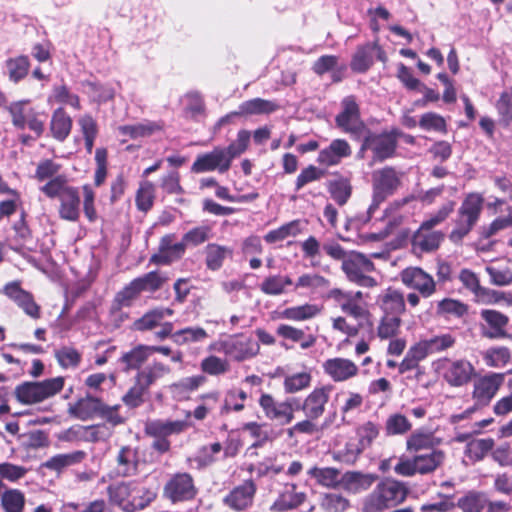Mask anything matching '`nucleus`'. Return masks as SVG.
Listing matches in <instances>:
<instances>
[{
	"label": "nucleus",
	"mask_w": 512,
	"mask_h": 512,
	"mask_svg": "<svg viewBox=\"0 0 512 512\" xmlns=\"http://www.w3.org/2000/svg\"><path fill=\"white\" fill-rule=\"evenodd\" d=\"M324 373L335 383L346 382L359 375L358 365L344 357L329 358L322 365Z\"/></svg>",
	"instance_id": "b1692460"
},
{
	"label": "nucleus",
	"mask_w": 512,
	"mask_h": 512,
	"mask_svg": "<svg viewBox=\"0 0 512 512\" xmlns=\"http://www.w3.org/2000/svg\"><path fill=\"white\" fill-rule=\"evenodd\" d=\"M505 381V374L489 373L474 382L472 397L480 405H487Z\"/></svg>",
	"instance_id": "393cba45"
},
{
	"label": "nucleus",
	"mask_w": 512,
	"mask_h": 512,
	"mask_svg": "<svg viewBox=\"0 0 512 512\" xmlns=\"http://www.w3.org/2000/svg\"><path fill=\"white\" fill-rule=\"evenodd\" d=\"M341 269L347 279L358 286L374 288L378 285L377 280L369 275L375 271V264L360 252L350 251Z\"/></svg>",
	"instance_id": "9d476101"
},
{
	"label": "nucleus",
	"mask_w": 512,
	"mask_h": 512,
	"mask_svg": "<svg viewBox=\"0 0 512 512\" xmlns=\"http://www.w3.org/2000/svg\"><path fill=\"white\" fill-rule=\"evenodd\" d=\"M174 310L168 307H154L147 310L141 317L136 319L131 329L137 332H148L156 329L166 316H172Z\"/></svg>",
	"instance_id": "2f4dec72"
},
{
	"label": "nucleus",
	"mask_w": 512,
	"mask_h": 512,
	"mask_svg": "<svg viewBox=\"0 0 512 512\" xmlns=\"http://www.w3.org/2000/svg\"><path fill=\"white\" fill-rule=\"evenodd\" d=\"M401 282L409 289L420 293L422 298H429L437 291V282L432 275L420 267H408L400 273Z\"/></svg>",
	"instance_id": "a211bd4d"
},
{
	"label": "nucleus",
	"mask_w": 512,
	"mask_h": 512,
	"mask_svg": "<svg viewBox=\"0 0 512 512\" xmlns=\"http://www.w3.org/2000/svg\"><path fill=\"white\" fill-rule=\"evenodd\" d=\"M401 136H403V132L396 127L384 130L381 133H375L368 127L361 138L360 152L370 150L375 161L383 162L395 156L398 139Z\"/></svg>",
	"instance_id": "423d86ee"
},
{
	"label": "nucleus",
	"mask_w": 512,
	"mask_h": 512,
	"mask_svg": "<svg viewBox=\"0 0 512 512\" xmlns=\"http://www.w3.org/2000/svg\"><path fill=\"white\" fill-rule=\"evenodd\" d=\"M156 199V187L149 180H142L135 193L136 208L142 213H148L154 206Z\"/></svg>",
	"instance_id": "49530a36"
},
{
	"label": "nucleus",
	"mask_w": 512,
	"mask_h": 512,
	"mask_svg": "<svg viewBox=\"0 0 512 512\" xmlns=\"http://www.w3.org/2000/svg\"><path fill=\"white\" fill-rule=\"evenodd\" d=\"M402 324V317L381 314L376 328V335L380 340L392 339L398 336Z\"/></svg>",
	"instance_id": "5fc2aeb1"
},
{
	"label": "nucleus",
	"mask_w": 512,
	"mask_h": 512,
	"mask_svg": "<svg viewBox=\"0 0 512 512\" xmlns=\"http://www.w3.org/2000/svg\"><path fill=\"white\" fill-rule=\"evenodd\" d=\"M323 307L314 303L286 307L278 312L277 318L294 322L308 321L322 313Z\"/></svg>",
	"instance_id": "e433bc0d"
},
{
	"label": "nucleus",
	"mask_w": 512,
	"mask_h": 512,
	"mask_svg": "<svg viewBox=\"0 0 512 512\" xmlns=\"http://www.w3.org/2000/svg\"><path fill=\"white\" fill-rule=\"evenodd\" d=\"M308 475L314 478L317 483L327 488H336L341 485L340 470L332 467H313Z\"/></svg>",
	"instance_id": "4d7b16f0"
},
{
	"label": "nucleus",
	"mask_w": 512,
	"mask_h": 512,
	"mask_svg": "<svg viewBox=\"0 0 512 512\" xmlns=\"http://www.w3.org/2000/svg\"><path fill=\"white\" fill-rule=\"evenodd\" d=\"M26 498L19 489H6L0 493V505L4 512H24Z\"/></svg>",
	"instance_id": "603ef678"
},
{
	"label": "nucleus",
	"mask_w": 512,
	"mask_h": 512,
	"mask_svg": "<svg viewBox=\"0 0 512 512\" xmlns=\"http://www.w3.org/2000/svg\"><path fill=\"white\" fill-rule=\"evenodd\" d=\"M258 403L266 418L279 421L281 424H289L294 419V403H298V398H287L283 402H278L273 395L262 393Z\"/></svg>",
	"instance_id": "dca6fc26"
},
{
	"label": "nucleus",
	"mask_w": 512,
	"mask_h": 512,
	"mask_svg": "<svg viewBox=\"0 0 512 512\" xmlns=\"http://www.w3.org/2000/svg\"><path fill=\"white\" fill-rule=\"evenodd\" d=\"M117 474L122 477L134 475L138 469L137 450H119Z\"/></svg>",
	"instance_id": "680f3d73"
},
{
	"label": "nucleus",
	"mask_w": 512,
	"mask_h": 512,
	"mask_svg": "<svg viewBox=\"0 0 512 512\" xmlns=\"http://www.w3.org/2000/svg\"><path fill=\"white\" fill-rule=\"evenodd\" d=\"M176 235L174 233L165 234L161 237L158 250L150 257V263L156 265H170L174 261L180 260L185 252L183 240L175 243Z\"/></svg>",
	"instance_id": "4be33fe9"
},
{
	"label": "nucleus",
	"mask_w": 512,
	"mask_h": 512,
	"mask_svg": "<svg viewBox=\"0 0 512 512\" xmlns=\"http://www.w3.org/2000/svg\"><path fill=\"white\" fill-rule=\"evenodd\" d=\"M326 297L327 299L332 300L344 314L357 321L365 320L371 323L370 320L372 314L364 301V294L362 291L332 288L328 291Z\"/></svg>",
	"instance_id": "1a4fd4ad"
},
{
	"label": "nucleus",
	"mask_w": 512,
	"mask_h": 512,
	"mask_svg": "<svg viewBox=\"0 0 512 512\" xmlns=\"http://www.w3.org/2000/svg\"><path fill=\"white\" fill-rule=\"evenodd\" d=\"M197 494L198 488L194 478L187 472L171 475L163 487V497L172 504L192 501Z\"/></svg>",
	"instance_id": "9b49d317"
},
{
	"label": "nucleus",
	"mask_w": 512,
	"mask_h": 512,
	"mask_svg": "<svg viewBox=\"0 0 512 512\" xmlns=\"http://www.w3.org/2000/svg\"><path fill=\"white\" fill-rule=\"evenodd\" d=\"M8 70L9 80L18 83L23 80L29 73L30 61L28 56L19 55L17 57L8 58L5 61Z\"/></svg>",
	"instance_id": "6e6d98bb"
},
{
	"label": "nucleus",
	"mask_w": 512,
	"mask_h": 512,
	"mask_svg": "<svg viewBox=\"0 0 512 512\" xmlns=\"http://www.w3.org/2000/svg\"><path fill=\"white\" fill-rule=\"evenodd\" d=\"M320 506L325 512H345L350 507L348 498L340 493L323 494Z\"/></svg>",
	"instance_id": "774afa93"
},
{
	"label": "nucleus",
	"mask_w": 512,
	"mask_h": 512,
	"mask_svg": "<svg viewBox=\"0 0 512 512\" xmlns=\"http://www.w3.org/2000/svg\"><path fill=\"white\" fill-rule=\"evenodd\" d=\"M85 457L82 450H77L72 453L58 454L41 464L42 468H47L52 471L61 472L64 468L80 463Z\"/></svg>",
	"instance_id": "864d4df0"
},
{
	"label": "nucleus",
	"mask_w": 512,
	"mask_h": 512,
	"mask_svg": "<svg viewBox=\"0 0 512 512\" xmlns=\"http://www.w3.org/2000/svg\"><path fill=\"white\" fill-rule=\"evenodd\" d=\"M423 357L426 359L433 354H439L454 347L456 337L450 333L435 335L431 338L421 339L415 343Z\"/></svg>",
	"instance_id": "c9c22d12"
},
{
	"label": "nucleus",
	"mask_w": 512,
	"mask_h": 512,
	"mask_svg": "<svg viewBox=\"0 0 512 512\" xmlns=\"http://www.w3.org/2000/svg\"><path fill=\"white\" fill-rule=\"evenodd\" d=\"M279 109L280 105L276 101L263 98H253L239 105V113L242 114L243 117L271 114Z\"/></svg>",
	"instance_id": "c03bdc74"
},
{
	"label": "nucleus",
	"mask_w": 512,
	"mask_h": 512,
	"mask_svg": "<svg viewBox=\"0 0 512 512\" xmlns=\"http://www.w3.org/2000/svg\"><path fill=\"white\" fill-rule=\"evenodd\" d=\"M200 370L203 374L219 377L228 373L231 370V365L226 356L220 357L215 354H209L201 360Z\"/></svg>",
	"instance_id": "8fccbe9b"
},
{
	"label": "nucleus",
	"mask_w": 512,
	"mask_h": 512,
	"mask_svg": "<svg viewBox=\"0 0 512 512\" xmlns=\"http://www.w3.org/2000/svg\"><path fill=\"white\" fill-rule=\"evenodd\" d=\"M436 368L442 371L443 379L452 387H460L469 383L475 373L474 366L465 359H439Z\"/></svg>",
	"instance_id": "4468645a"
},
{
	"label": "nucleus",
	"mask_w": 512,
	"mask_h": 512,
	"mask_svg": "<svg viewBox=\"0 0 512 512\" xmlns=\"http://www.w3.org/2000/svg\"><path fill=\"white\" fill-rule=\"evenodd\" d=\"M293 284L289 276L270 275L266 277L260 284L262 293L270 296H278L286 292V288Z\"/></svg>",
	"instance_id": "13d9d810"
},
{
	"label": "nucleus",
	"mask_w": 512,
	"mask_h": 512,
	"mask_svg": "<svg viewBox=\"0 0 512 512\" xmlns=\"http://www.w3.org/2000/svg\"><path fill=\"white\" fill-rule=\"evenodd\" d=\"M481 318L492 329V337H505L507 335L506 327L509 324V318L505 314L493 309H484L481 311Z\"/></svg>",
	"instance_id": "3c124183"
},
{
	"label": "nucleus",
	"mask_w": 512,
	"mask_h": 512,
	"mask_svg": "<svg viewBox=\"0 0 512 512\" xmlns=\"http://www.w3.org/2000/svg\"><path fill=\"white\" fill-rule=\"evenodd\" d=\"M39 190L48 199H58V216L60 219L76 222L80 218L81 197L79 188L69 184L66 175H58L57 177L46 181Z\"/></svg>",
	"instance_id": "f03ea898"
},
{
	"label": "nucleus",
	"mask_w": 512,
	"mask_h": 512,
	"mask_svg": "<svg viewBox=\"0 0 512 512\" xmlns=\"http://www.w3.org/2000/svg\"><path fill=\"white\" fill-rule=\"evenodd\" d=\"M375 305L383 315L402 317L406 313L404 293L393 286L387 287L376 296Z\"/></svg>",
	"instance_id": "5701e85b"
},
{
	"label": "nucleus",
	"mask_w": 512,
	"mask_h": 512,
	"mask_svg": "<svg viewBox=\"0 0 512 512\" xmlns=\"http://www.w3.org/2000/svg\"><path fill=\"white\" fill-rule=\"evenodd\" d=\"M335 125L354 141L361 140L368 126L361 117L360 105L354 95H348L341 101V111L335 116Z\"/></svg>",
	"instance_id": "6e6552de"
},
{
	"label": "nucleus",
	"mask_w": 512,
	"mask_h": 512,
	"mask_svg": "<svg viewBox=\"0 0 512 512\" xmlns=\"http://www.w3.org/2000/svg\"><path fill=\"white\" fill-rule=\"evenodd\" d=\"M484 201V196L480 192H469L464 196L452 219V229L448 235L453 244H461L478 225Z\"/></svg>",
	"instance_id": "7ed1b4c3"
},
{
	"label": "nucleus",
	"mask_w": 512,
	"mask_h": 512,
	"mask_svg": "<svg viewBox=\"0 0 512 512\" xmlns=\"http://www.w3.org/2000/svg\"><path fill=\"white\" fill-rule=\"evenodd\" d=\"M164 122L145 120L141 123L132 125H121L118 127V132L122 136H127L129 139H138L150 137L155 133L161 132L164 129Z\"/></svg>",
	"instance_id": "4c0bfd02"
},
{
	"label": "nucleus",
	"mask_w": 512,
	"mask_h": 512,
	"mask_svg": "<svg viewBox=\"0 0 512 512\" xmlns=\"http://www.w3.org/2000/svg\"><path fill=\"white\" fill-rule=\"evenodd\" d=\"M376 46L377 41L357 46L350 62L352 71L356 73H366L372 67L374 63L373 54Z\"/></svg>",
	"instance_id": "79ce46f5"
},
{
	"label": "nucleus",
	"mask_w": 512,
	"mask_h": 512,
	"mask_svg": "<svg viewBox=\"0 0 512 512\" xmlns=\"http://www.w3.org/2000/svg\"><path fill=\"white\" fill-rule=\"evenodd\" d=\"M331 391V385L314 388L302 402L298 399V403H294V411L301 410L305 417L319 419L325 413Z\"/></svg>",
	"instance_id": "6ab92c4d"
},
{
	"label": "nucleus",
	"mask_w": 512,
	"mask_h": 512,
	"mask_svg": "<svg viewBox=\"0 0 512 512\" xmlns=\"http://www.w3.org/2000/svg\"><path fill=\"white\" fill-rule=\"evenodd\" d=\"M73 128V120L63 107L56 108L51 115L49 132L51 137L64 142L70 135Z\"/></svg>",
	"instance_id": "473e14b6"
},
{
	"label": "nucleus",
	"mask_w": 512,
	"mask_h": 512,
	"mask_svg": "<svg viewBox=\"0 0 512 512\" xmlns=\"http://www.w3.org/2000/svg\"><path fill=\"white\" fill-rule=\"evenodd\" d=\"M297 488V485L294 483H286L271 509L277 512H285L303 504L306 500V494L298 491Z\"/></svg>",
	"instance_id": "f704fd0d"
},
{
	"label": "nucleus",
	"mask_w": 512,
	"mask_h": 512,
	"mask_svg": "<svg viewBox=\"0 0 512 512\" xmlns=\"http://www.w3.org/2000/svg\"><path fill=\"white\" fill-rule=\"evenodd\" d=\"M230 167L224 148L215 147L210 152L198 155L191 166V171L193 173H203L218 170L220 173H225Z\"/></svg>",
	"instance_id": "a878e982"
},
{
	"label": "nucleus",
	"mask_w": 512,
	"mask_h": 512,
	"mask_svg": "<svg viewBox=\"0 0 512 512\" xmlns=\"http://www.w3.org/2000/svg\"><path fill=\"white\" fill-rule=\"evenodd\" d=\"M108 501L123 512H131L132 480L111 483L106 489Z\"/></svg>",
	"instance_id": "72a5a7b5"
},
{
	"label": "nucleus",
	"mask_w": 512,
	"mask_h": 512,
	"mask_svg": "<svg viewBox=\"0 0 512 512\" xmlns=\"http://www.w3.org/2000/svg\"><path fill=\"white\" fill-rule=\"evenodd\" d=\"M212 237V228L208 225H199L189 229L183 234L182 240L185 248L198 247Z\"/></svg>",
	"instance_id": "e2e57ef3"
},
{
	"label": "nucleus",
	"mask_w": 512,
	"mask_h": 512,
	"mask_svg": "<svg viewBox=\"0 0 512 512\" xmlns=\"http://www.w3.org/2000/svg\"><path fill=\"white\" fill-rule=\"evenodd\" d=\"M352 156V147L344 138L333 139L328 146L322 148L316 162L322 169L338 166L344 159Z\"/></svg>",
	"instance_id": "412c9836"
},
{
	"label": "nucleus",
	"mask_w": 512,
	"mask_h": 512,
	"mask_svg": "<svg viewBox=\"0 0 512 512\" xmlns=\"http://www.w3.org/2000/svg\"><path fill=\"white\" fill-rule=\"evenodd\" d=\"M326 175V170L322 169L319 165L309 164L302 168L294 182V191L299 192L305 186L313 182L321 180Z\"/></svg>",
	"instance_id": "052dcab7"
},
{
	"label": "nucleus",
	"mask_w": 512,
	"mask_h": 512,
	"mask_svg": "<svg viewBox=\"0 0 512 512\" xmlns=\"http://www.w3.org/2000/svg\"><path fill=\"white\" fill-rule=\"evenodd\" d=\"M407 495L408 488L404 483L385 478L364 499L361 512H383L404 502Z\"/></svg>",
	"instance_id": "20e7f679"
},
{
	"label": "nucleus",
	"mask_w": 512,
	"mask_h": 512,
	"mask_svg": "<svg viewBox=\"0 0 512 512\" xmlns=\"http://www.w3.org/2000/svg\"><path fill=\"white\" fill-rule=\"evenodd\" d=\"M374 474H364L358 471H348L341 477L342 488L353 494L368 490L376 481Z\"/></svg>",
	"instance_id": "58836bf2"
},
{
	"label": "nucleus",
	"mask_w": 512,
	"mask_h": 512,
	"mask_svg": "<svg viewBox=\"0 0 512 512\" xmlns=\"http://www.w3.org/2000/svg\"><path fill=\"white\" fill-rule=\"evenodd\" d=\"M505 211L506 215L496 217L491 223L481 228L482 239H489L503 230L512 228V205H508Z\"/></svg>",
	"instance_id": "bf43d9fd"
},
{
	"label": "nucleus",
	"mask_w": 512,
	"mask_h": 512,
	"mask_svg": "<svg viewBox=\"0 0 512 512\" xmlns=\"http://www.w3.org/2000/svg\"><path fill=\"white\" fill-rule=\"evenodd\" d=\"M168 278L158 270L147 272L132 279L140 295L143 292L155 293L167 282Z\"/></svg>",
	"instance_id": "a18cd8bd"
},
{
	"label": "nucleus",
	"mask_w": 512,
	"mask_h": 512,
	"mask_svg": "<svg viewBox=\"0 0 512 512\" xmlns=\"http://www.w3.org/2000/svg\"><path fill=\"white\" fill-rule=\"evenodd\" d=\"M204 263L207 270L219 271L226 261L234 257V249L228 245H222L216 242H209L203 250Z\"/></svg>",
	"instance_id": "cd10ccee"
},
{
	"label": "nucleus",
	"mask_w": 512,
	"mask_h": 512,
	"mask_svg": "<svg viewBox=\"0 0 512 512\" xmlns=\"http://www.w3.org/2000/svg\"><path fill=\"white\" fill-rule=\"evenodd\" d=\"M459 280L478 301L489 302L492 300L494 292L482 287L478 276L472 270L467 268L462 269L459 273Z\"/></svg>",
	"instance_id": "37998d69"
},
{
	"label": "nucleus",
	"mask_w": 512,
	"mask_h": 512,
	"mask_svg": "<svg viewBox=\"0 0 512 512\" xmlns=\"http://www.w3.org/2000/svg\"><path fill=\"white\" fill-rule=\"evenodd\" d=\"M484 493L469 491L457 501V506L462 512H482L486 506Z\"/></svg>",
	"instance_id": "0e129e2a"
},
{
	"label": "nucleus",
	"mask_w": 512,
	"mask_h": 512,
	"mask_svg": "<svg viewBox=\"0 0 512 512\" xmlns=\"http://www.w3.org/2000/svg\"><path fill=\"white\" fill-rule=\"evenodd\" d=\"M321 250L334 261L341 262L343 265L344 261L350 254V251L344 249V247L334 241L325 242L323 245L315 236H309L306 240L301 243V251L305 259L310 260L313 267H319Z\"/></svg>",
	"instance_id": "f8f14e48"
},
{
	"label": "nucleus",
	"mask_w": 512,
	"mask_h": 512,
	"mask_svg": "<svg viewBox=\"0 0 512 512\" xmlns=\"http://www.w3.org/2000/svg\"><path fill=\"white\" fill-rule=\"evenodd\" d=\"M1 293L13 301L27 316L32 319H39L41 317V307L36 303L34 296L31 292L24 290L21 287V282L18 280L6 283Z\"/></svg>",
	"instance_id": "aec40b11"
},
{
	"label": "nucleus",
	"mask_w": 512,
	"mask_h": 512,
	"mask_svg": "<svg viewBox=\"0 0 512 512\" xmlns=\"http://www.w3.org/2000/svg\"><path fill=\"white\" fill-rule=\"evenodd\" d=\"M334 178L326 183L327 191L331 199L338 205L344 206L352 196L353 186L351 178L339 172L333 173Z\"/></svg>",
	"instance_id": "7c9ffc66"
},
{
	"label": "nucleus",
	"mask_w": 512,
	"mask_h": 512,
	"mask_svg": "<svg viewBox=\"0 0 512 512\" xmlns=\"http://www.w3.org/2000/svg\"><path fill=\"white\" fill-rule=\"evenodd\" d=\"M156 496L157 494L154 490L138 481L132 480L131 512L146 508L155 500Z\"/></svg>",
	"instance_id": "de8ad7c7"
},
{
	"label": "nucleus",
	"mask_w": 512,
	"mask_h": 512,
	"mask_svg": "<svg viewBox=\"0 0 512 512\" xmlns=\"http://www.w3.org/2000/svg\"><path fill=\"white\" fill-rule=\"evenodd\" d=\"M65 378L57 376L43 381H26L16 386L14 394L18 402L25 405L37 404L61 392Z\"/></svg>",
	"instance_id": "0eeeda50"
},
{
	"label": "nucleus",
	"mask_w": 512,
	"mask_h": 512,
	"mask_svg": "<svg viewBox=\"0 0 512 512\" xmlns=\"http://www.w3.org/2000/svg\"><path fill=\"white\" fill-rule=\"evenodd\" d=\"M150 357L148 345L138 344L131 350L122 353L119 363L124 372L139 371Z\"/></svg>",
	"instance_id": "ea45409f"
},
{
	"label": "nucleus",
	"mask_w": 512,
	"mask_h": 512,
	"mask_svg": "<svg viewBox=\"0 0 512 512\" xmlns=\"http://www.w3.org/2000/svg\"><path fill=\"white\" fill-rule=\"evenodd\" d=\"M256 492L257 485L254 480H244L223 497V505L234 512L247 511L253 506Z\"/></svg>",
	"instance_id": "f3484780"
},
{
	"label": "nucleus",
	"mask_w": 512,
	"mask_h": 512,
	"mask_svg": "<svg viewBox=\"0 0 512 512\" xmlns=\"http://www.w3.org/2000/svg\"><path fill=\"white\" fill-rule=\"evenodd\" d=\"M188 424L184 420H151L145 423L146 435L155 439L154 448H169V437L186 430Z\"/></svg>",
	"instance_id": "2eb2a0df"
},
{
	"label": "nucleus",
	"mask_w": 512,
	"mask_h": 512,
	"mask_svg": "<svg viewBox=\"0 0 512 512\" xmlns=\"http://www.w3.org/2000/svg\"><path fill=\"white\" fill-rule=\"evenodd\" d=\"M58 365L63 369H75L82 361V354L74 347L63 346L55 351Z\"/></svg>",
	"instance_id": "338daca9"
},
{
	"label": "nucleus",
	"mask_w": 512,
	"mask_h": 512,
	"mask_svg": "<svg viewBox=\"0 0 512 512\" xmlns=\"http://www.w3.org/2000/svg\"><path fill=\"white\" fill-rule=\"evenodd\" d=\"M456 202L448 200L439 209L424 220L414 232L411 245L414 252L431 253L439 249L445 239L444 232L434 230V227L444 223L455 211Z\"/></svg>",
	"instance_id": "f257e3e1"
},
{
	"label": "nucleus",
	"mask_w": 512,
	"mask_h": 512,
	"mask_svg": "<svg viewBox=\"0 0 512 512\" xmlns=\"http://www.w3.org/2000/svg\"><path fill=\"white\" fill-rule=\"evenodd\" d=\"M306 329L299 328L290 324H279L276 328V334L283 340H289L294 344H299L302 350H307L315 346L317 336L312 333H307Z\"/></svg>",
	"instance_id": "c756f323"
},
{
	"label": "nucleus",
	"mask_w": 512,
	"mask_h": 512,
	"mask_svg": "<svg viewBox=\"0 0 512 512\" xmlns=\"http://www.w3.org/2000/svg\"><path fill=\"white\" fill-rule=\"evenodd\" d=\"M469 306L464 302L454 298H444L437 302L436 315L449 319L463 318L468 314Z\"/></svg>",
	"instance_id": "09e8293b"
},
{
	"label": "nucleus",
	"mask_w": 512,
	"mask_h": 512,
	"mask_svg": "<svg viewBox=\"0 0 512 512\" xmlns=\"http://www.w3.org/2000/svg\"><path fill=\"white\" fill-rule=\"evenodd\" d=\"M102 399L86 394L68 406V414L76 419L87 421L99 417L102 409Z\"/></svg>",
	"instance_id": "bb28decb"
},
{
	"label": "nucleus",
	"mask_w": 512,
	"mask_h": 512,
	"mask_svg": "<svg viewBox=\"0 0 512 512\" xmlns=\"http://www.w3.org/2000/svg\"><path fill=\"white\" fill-rule=\"evenodd\" d=\"M400 184V178L393 167L381 169L374 180V201L379 202L392 195Z\"/></svg>",
	"instance_id": "c85d7f7f"
},
{
	"label": "nucleus",
	"mask_w": 512,
	"mask_h": 512,
	"mask_svg": "<svg viewBox=\"0 0 512 512\" xmlns=\"http://www.w3.org/2000/svg\"><path fill=\"white\" fill-rule=\"evenodd\" d=\"M208 351L223 353L230 361L242 363L255 358L260 353V344L251 335L240 332L211 342Z\"/></svg>",
	"instance_id": "39448f33"
},
{
	"label": "nucleus",
	"mask_w": 512,
	"mask_h": 512,
	"mask_svg": "<svg viewBox=\"0 0 512 512\" xmlns=\"http://www.w3.org/2000/svg\"><path fill=\"white\" fill-rule=\"evenodd\" d=\"M170 373V367L163 362L153 361L139 370L134 380L149 391L150 387L159 379Z\"/></svg>",
	"instance_id": "a19ab883"
},
{
	"label": "nucleus",
	"mask_w": 512,
	"mask_h": 512,
	"mask_svg": "<svg viewBox=\"0 0 512 512\" xmlns=\"http://www.w3.org/2000/svg\"><path fill=\"white\" fill-rule=\"evenodd\" d=\"M444 455L441 450H431V453L418 455L412 459L400 458L394 471L401 476L410 477L417 473L427 474L437 469L443 462Z\"/></svg>",
	"instance_id": "ddd939ff"
},
{
	"label": "nucleus",
	"mask_w": 512,
	"mask_h": 512,
	"mask_svg": "<svg viewBox=\"0 0 512 512\" xmlns=\"http://www.w3.org/2000/svg\"><path fill=\"white\" fill-rule=\"evenodd\" d=\"M95 171L93 184L95 187H101L108 176V150L105 147H98L95 150Z\"/></svg>",
	"instance_id": "69168bd1"
}]
</instances>
